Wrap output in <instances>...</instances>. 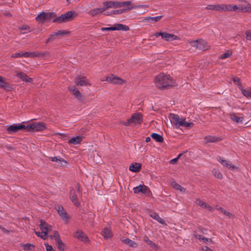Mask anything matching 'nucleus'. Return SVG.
<instances>
[{
	"mask_svg": "<svg viewBox=\"0 0 251 251\" xmlns=\"http://www.w3.org/2000/svg\"><path fill=\"white\" fill-rule=\"evenodd\" d=\"M154 83L156 87L160 89L177 85L176 80L170 75L164 73L158 74L154 79Z\"/></svg>",
	"mask_w": 251,
	"mask_h": 251,
	"instance_id": "1",
	"label": "nucleus"
},
{
	"mask_svg": "<svg viewBox=\"0 0 251 251\" xmlns=\"http://www.w3.org/2000/svg\"><path fill=\"white\" fill-rule=\"evenodd\" d=\"M169 119L172 125L175 126L176 128L184 127L187 128H190L193 126V123H189L186 121V119L182 117L180 118L178 115L171 113L169 115Z\"/></svg>",
	"mask_w": 251,
	"mask_h": 251,
	"instance_id": "2",
	"label": "nucleus"
},
{
	"mask_svg": "<svg viewBox=\"0 0 251 251\" xmlns=\"http://www.w3.org/2000/svg\"><path fill=\"white\" fill-rule=\"evenodd\" d=\"M39 227L41 231H35V233L37 236L40 237L43 240L47 239L49 237L48 233L51 230V226L48 225L43 220H41Z\"/></svg>",
	"mask_w": 251,
	"mask_h": 251,
	"instance_id": "3",
	"label": "nucleus"
},
{
	"mask_svg": "<svg viewBox=\"0 0 251 251\" xmlns=\"http://www.w3.org/2000/svg\"><path fill=\"white\" fill-rule=\"evenodd\" d=\"M153 35L156 38L161 36L162 40L167 42L180 40V38L178 36L166 32H157L155 33Z\"/></svg>",
	"mask_w": 251,
	"mask_h": 251,
	"instance_id": "4",
	"label": "nucleus"
},
{
	"mask_svg": "<svg viewBox=\"0 0 251 251\" xmlns=\"http://www.w3.org/2000/svg\"><path fill=\"white\" fill-rule=\"evenodd\" d=\"M46 128V125L43 122H35L26 126L27 131H42Z\"/></svg>",
	"mask_w": 251,
	"mask_h": 251,
	"instance_id": "5",
	"label": "nucleus"
},
{
	"mask_svg": "<svg viewBox=\"0 0 251 251\" xmlns=\"http://www.w3.org/2000/svg\"><path fill=\"white\" fill-rule=\"evenodd\" d=\"M100 80L101 81H105L114 84H122L125 82L124 80L113 74L109 75L106 76L105 78H101Z\"/></svg>",
	"mask_w": 251,
	"mask_h": 251,
	"instance_id": "6",
	"label": "nucleus"
},
{
	"mask_svg": "<svg viewBox=\"0 0 251 251\" xmlns=\"http://www.w3.org/2000/svg\"><path fill=\"white\" fill-rule=\"evenodd\" d=\"M74 12L71 11H69L64 14L61 15L59 17L55 18L53 20L54 23H61L63 22H66L70 21L72 20Z\"/></svg>",
	"mask_w": 251,
	"mask_h": 251,
	"instance_id": "7",
	"label": "nucleus"
},
{
	"mask_svg": "<svg viewBox=\"0 0 251 251\" xmlns=\"http://www.w3.org/2000/svg\"><path fill=\"white\" fill-rule=\"evenodd\" d=\"M26 126L22 124H13L10 126H9L7 129L6 131L9 134H13L17 132L19 130L25 129L26 131Z\"/></svg>",
	"mask_w": 251,
	"mask_h": 251,
	"instance_id": "8",
	"label": "nucleus"
},
{
	"mask_svg": "<svg viewBox=\"0 0 251 251\" xmlns=\"http://www.w3.org/2000/svg\"><path fill=\"white\" fill-rule=\"evenodd\" d=\"M142 121V119L141 114L137 113L134 114L130 119H128L127 122H125L123 124L125 126H130L132 124H141Z\"/></svg>",
	"mask_w": 251,
	"mask_h": 251,
	"instance_id": "9",
	"label": "nucleus"
},
{
	"mask_svg": "<svg viewBox=\"0 0 251 251\" xmlns=\"http://www.w3.org/2000/svg\"><path fill=\"white\" fill-rule=\"evenodd\" d=\"M54 16V14L52 12H42L38 14L36 17V20L40 23H43L46 21L50 20Z\"/></svg>",
	"mask_w": 251,
	"mask_h": 251,
	"instance_id": "10",
	"label": "nucleus"
},
{
	"mask_svg": "<svg viewBox=\"0 0 251 251\" xmlns=\"http://www.w3.org/2000/svg\"><path fill=\"white\" fill-rule=\"evenodd\" d=\"M39 55V53H38L37 52L26 51V52H24L23 51H21L19 52L12 54L11 57H15V58H18V57H34V56H38Z\"/></svg>",
	"mask_w": 251,
	"mask_h": 251,
	"instance_id": "11",
	"label": "nucleus"
},
{
	"mask_svg": "<svg viewBox=\"0 0 251 251\" xmlns=\"http://www.w3.org/2000/svg\"><path fill=\"white\" fill-rule=\"evenodd\" d=\"M217 160L220 163H221L222 165L226 168H228L231 170H234L235 169H237L238 167L232 164L230 161L225 159L223 157L221 156H218L217 158Z\"/></svg>",
	"mask_w": 251,
	"mask_h": 251,
	"instance_id": "12",
	"label": "nucleus"
},
{
	"mask_svg": "<svg viewBox=\"0 0 251 251\" xmlns=\"http://www.w3.org/2000/svg\"><path fill=\"white\" fill-rule=\"evenodd\" d=\"M55 209L57 210L62 220L67 222L70 218V216L65 210L63 207L61 205H57L55 206Z\"/></svg>",
	"mask_w": 251,
	"mask_h": 251,
	"instance_id": "13",
	"label": "nucleus"
},
{
	"mask_svg": "<svg viewBox=\"0 0 251 251\" xmlns=\"http://www.w3.org/2000/svg\"><path fill=\"white\" fill-rule=\"evenodd\" d=\"M188 42L190 45L193 47H201L208 46V43L206 41L201 38L197 40H189Z\"/></svg>",
	"mask_w": 251,
	"mask_h": 251,
	"instance_id": "14",
	"label": "nucleus"
},
{
	"mask_svg": "<svg viewBox=\"0 0 251 251\" xmlns=\"http://www.w3.org/2000/svg\"><path fill=\"white\" fill-rule=\"evenodd\" d=\"M129 29V27L125 25L122 24H116L114 26L109 27H102L101 28V30L103 31H110V30H124L126 31Z\"/></svg>",
	"mask_w": 251,
	"mask_h": 251,
	"instance_id": "15",
	"label": "nucleus"
},
{
	"mask_svg": "<svg viewBox=\"0 0 251 251\" xmlns=\"http://www.w3.org/2000/svg\"><path fill=\"white\" fill-rule=\"evenodd\" d=\"M75 83L78 86H87L90 85L88 80L86 77L78 75L75 79Z\"/></svg>",
	"mask_w": 251,
	"mask_h": 251,
	"instance_id": "16",
	"label": "nucleus"
},
{
	"mask_svg": "<svg viewBox=\"0 0 251 251\" xmlns=\"http://www.w3.org/2000/svg\"><path fill=\"white\" fill-rule=\"evenodd\" d=\"M68 89L72 94L75 95L80 101H83L84 97L79 92V90L75 86H70Z\"/></svg>",
	"mask_w": 251,
	"mask_h": 251,
	"instance_id": "17",
	"label": "nucleus"
},
{
	"mask_svg": "<svg viewBox=\"0 0 251 251\" xmlns=\"http://www.w3.org/2000/svg\"><path fill=\"white\" fill-rule=\"evenodd\" d=\"M75 236L80 241L84 242H87L89 241L86 235L80 230H78L75 232Z\"/></svg>",
	"mask_w": 251,
	"mask_h": 251,
	"instance_id": "18",
	"label": "nucleus"
},
{
	"mask_svg": "<svg viewBox=\"0 0 251 251\" xmlns=\"http://www.w3.org/2000/svg\"><path fill=\"white\" fill-rule=\"evenodd\" d=\"M133 190L134 193L136 194L139 192H141L143 194H147L149 192V189L146 186L141 185H139V186L134 187Z\"/></svg>",
	"mask_w": 251,
	"mask_h": 251,
	"instance_id": "19",
	"label": "nucleus"
},
{
	"mask_svg": "<svg viewBox=\"0 0 251 251\" xmlns=\"http://www.w3.org/2000/svg\"><path fill=\"white\" fill-rule=\"evenodd\" d=\"M204 142L206 144L216 143L221 141V138L215 136L208 135L204 138Z\"/></svg>",
	"mask_w": 251,
	"mask_h": 251,
	"instance_id": "20",
	"label": "nucleus"
},
{
	"mask_svg": "<svg viewBox=\"0 0 251 251\" xmlns=\"http://www.w3.org/2000/svg\"><path fill=\"white\" fill-rule=\"evenodd\" d=\"M195 202L196 204L202 207L203 208L207 209L210 211L212 212L214 210V208L210 206L207 203L201 201L200 199H197Z\"/></svg>",
	"mask_w": 251,
	"mask_h": 251,
	"instance_id": "21",
	"label": "nucleus"
},
{
	"mask_svg": "<svg viewBox=\"0 0 251 251\" xmlns=\"http://www.w3.org/2000/svg\"><path fill=\"white\" fill-rule=\"evenodd\" d=\"M238 88L245 97L248 99H251V88L244 89L241 84H239Z\"/></svg>",
	"mask_w": 251,
	"mask_h": 251,
	"instance_id": "22",
	"label": "nucleus"
},
{
	"mask_svg": "<svg viewBox=\"0 0 251 251\" xmlns=\"http://www.w3.org/2000/svg\"><path fill=\"white\" fill-rule=\"evenodd\" d=\"M70 199L75 205L78 206L79 204L77 199V196L75 191L74 189L70 190Z\"/></svg>",
	"mask_w": 251,
	"mask_h": 251,
	"instance_id": "23",
	"label": "nucleus"
},
{
	"mask_svg": "<svg viewBox=\"0 0 251 251\" xmlns=\"http://www.w3.org/2000/svg\"><path fill=\"white\" fill-rule=\"evenodd\" d=\"M106 10V8H98L90 10L88 12V14L92 16H95L101 14L103 12Z\"/></svg>",
	"mask_w": 251,
	"mask_h": 251,
	"instance_id": "24",
	"label": "nucleus"
},
{
	"mask_svg": "<svg viewBox=\"0 0 251 251\" xmlns=\"http://www.w3.org/2000/svg\"><path fill=\"white\" fill-rule=\"evenodd\" d=\"M83 137L81 136H77L73 137L68 141L69 144H73L74 145L80 144L82 141Z\"/></svg>",
	"mask_w": 251,
	"mask_h": 251,
	"instance_id": "25",
	"label": "nucleus"
},
{
	"mask_svg": "<svg viewBox=\"0 0 251 251\" xmlns=\"http://www.w3.org/2000/svg\"><path fill=\"white\" fill-rule=\"evenodd\" d=\"M103 4L104 5V8H106V9L109 7L117 8L120 7L119 2H114L112 1H105Z\"/></svg>",
	"mask_w": 251,
	"mask_h": 251,
	"instance_id": "26",
	"label": "nucleus"
},
{
	"mask_svg": "<svg viewBox=\"0 0 251 251\" xmlns=\"http://www.w3.org/2000/svg\"><path fill=\"white\" fill-rule=\"evenodd\" d=\"M17 76L25 82H31L32 81V79L31 78L29 77L25 74L23 72H19L17 73Z\"/></svg>",
	"mask_w": 251,
	"mask_h": 251,
	"instance_id": "27",
	"label": "nucleus"
},
{
	"mask_svg": "<svg viewBox=\"0 0 251 251\" xmlns=\"http://www.w3.org/2000/svg\"><path fill=\"white\" fill-rule=\"evenodd\" d=\"M101 235L105 238L111 237L112 236L111 229L110 228V227H105L101 231Z\"/></svg>",
	"mask_w": 251,
	"mask_h": 251,
	"instance_id": "28",
	"label": "nucleus"
},
{
	"mask_svg": "<svg viewBox=\"0 0 251 251\" xmlns=\"http://www.w3.org/2000/svg\"><path fill=\"white\" fill-rule=\"evenodd\" d=\"M230 118L237 124H242L243 122V118L238 117L234 113H230L229 114Z\"/></svg>",
	"mask_w": 251,
	"mask_h": 251,
	"instance_id": "29",
	"label": "nucleus"
},
{
	"mask_svg": "<svg viewBox=\"0 0 251 251\" xmlns=\"http://www.w3.org/2000/svg\"><path fill=\"white\" fill-rule=\"evenodd\" d=\"M69 33V32L67 31L64 30H58V31H57L56 32H54L53 34L52 35L50 36V37L48 39V42H49L50 41L52 40V39H53L54 38V37H55L56 36H58V35L62 36V35H65V34H67Z\"/></svg>",
	"mask_w": 251,
	"mask_h": 251,
	"instance_id": "30",
	"label": "nucleus"
},
{
	"mask_svg": "<svg viewBox=\"0 0 251 251\" xmlns=\"http://www.w3.org/2000/svg\"><path fill=\"white\" fill-rule=\"evenodd\" d=\"M232 11H242L243 12H247V5H239L238 6L236 5H233L232 7Z\"/></svg>",
	"mask_w": 251,
	"mask_h": 251,
	"instance_id": "31",
	"label": "nucleus"
},
{
	"mask_svg": "<svg viewBox=\"0 0 251 251\" xmlns=\"http://www.w3.org/2000/svg\"><path fill=\"white\" fill-rule=\"evenodd\" d=\"M51 161L58 162L61 166H65L67 164V162L60 157H52L50 158Z\"/></svg>",
	"mask_w": 251,
	"mask_h": 251,
	"instance_id": "32",
	"label": "nucleus"
},
{
	"mask_svg": "<svg viewBox=\"0 0 251 251\" xmlns=\"http://www.w3.org/2000/svg\"><path fill=\"white\" fill-rule=\"evenodd\" d=\"M122 242L124 244L128 245L130 247L135 248L137 246V244L136 243L128 238L122 239Z\"/></svg>",
	"mask_w": 251,
	"mask_h": 251,
	"instance_id": "33",
	"label": "nucleus"
},
{
	"mask_svg": "<svg viewBox=\"0 0 251 251\" xmlns=\"http://www.w3.org/2000/svg\"><path fill=\"white\" fill-rule=\"evenodd\" d=\"M162 17V16H159L154 17H148L145 18L143 19V21L145 22H157L161 19Z\"/></svg>",
	"mask_w": 251,
	"mask_h": 251,
	"instance_id": "34",
	"label": "nucleus"
},
{
	"mask_svg": "<svg viewBox=\"0 0 251 251\" xmlns=\"http://www.w3.org/2000/svg\"><path fill=\"white\" fill-rule=\"evenodd\" d=\"M140 168L141 165L139 163H135L130 165L129 169L133 172H138L140 171Z\"/></svg>",
	"mask_w": 251,
	"mask_h": 251,
	"instance_id": "35",
	"label": "nucleus"
},
{
	"mask_svg": "<svg viewBox=\"0 0 251 251\" xmlns=\"http://www.w3.org/2000/svg\"><path fill=\"white\" fill-rule=\"evenodd\" d=\"M150 216L161 224H163L164 223V221L155 212H151L150 213Z\"/></svg>",
	"mask_w": 251,
	"mask_h": 251,
	"instance_id": "36",
	"label": "nucleus"
},
{
	"mask_svg": "<svg viewBox=\"0 0 251 251\" xmlns=\"http://www.w3.org/2000/svg\"><path fill=\"white\" fill-rule=\"evenodd\" d=\"M144 242L148 245L151 248L154 249L155 250H157L158 249V247L157 245H156L154 242L150 240L148 238L146 237L144 240Z\"/></svg>",
	"mask_w": 251,
	"mask_h": 251,
	"instance_id": "37",
	"label": "nucleus"
},
{
	"mask_svg": "<svg viewBox=\"0 0 251 251\" xmlns=\"http://www.w3.org/2000/svg\"><path fill=\"white\" fill-rule=\"evenodd\" d=\"M0 87L3 88L4 89L9 91L11 89L10 85L7 83L1 77V79L0 81Z\"/></svg>",
	"mask_w": 251,
	"mask_h": 251,
	"instance_id": "38",
	"label": "nucleus"
},
{
	"mask_svg": "<svg viewBox=\"0 0 251 251\" xmlns=\"http://www.w3.org/2000/svg\"><path fill=\"white\" fill-rule=\"evenodd\" d=\"M57 249L60 251H63L64 250V244L61 240V239H57L55 241Z\"/></svg>",
	"mask_w": 251,
	"mask_h": 251,
	"instance_id": "39",
	"label": "nucleus"
},
{
	"mask_svg": "<svg viewBox=\"0 0 251 251\" xmlns=\"http://www.w3.org/2000/svg\"><path fill=\"white\" fill-rule=\"evenodd\" d=\"M151 136L158 142H162L163 141V137L157 133H153L151 134Z\"/></svg>",
	"mask_w": 251,
	"mask_h": 251,
	"instance_id": "40",
	"label": "nucleus"
},
{
	"mask_svg": "<svg viewBox=\"0 0 251 251\" xmlns=\"http://www.w3.org/2000/svg\"><path fill=\"white\" fill-rule=\"evenodd\" d=\"M172 186L175 189L177 190L180 191L181 192H185L186 189L182 187L181 185L179 184L176 183V182H173L172 183Z\"/></svg>",
	"mask_w": 251,
	"mask_h": 251,
	"instance_id": "41",
	"label": "nucleus"
},
{
	"mask_svg": "<svg viewBox=\"0 0 251 251\" xmlns=\"http://www.w3.org/2000/svg\"><path fill=\"white\" fill-rule=\"evenodd\" d=\"M212 173L215 177L219 179H222L223 178V175L217 169H213L212 171Z\"/></svg>",
	"mask_w": 251,
	"mask_h": 251,
	"instance_id": "42",
	"label": "nucleus"
},
{
	"mask_svg": "<svg viewBox=\"0 0 251 251\" xmlns=\"http://www.w3.org/2000/svg\"><path fill=\"white\" fill-rule=\"evenodd\" d=\"M148 7V6L146 5H137L133 6L131 7L128 8L126 9H127V11H130L132 9H136V8H141L145 9L146 8H147Z\"/></svg>",
	"mask_w": 251,
	"mask_h": 251,
	"instance_id": "43",
	"label": "nucleus"
},
{
	"mask_svg": "<svg viewBox=\"0 0 251 251\" xmlns=\"http://www.w3.org/2000/svg\"><path fill=\"white\" fill-rule=\"evenodd\" d=\"M232 54V52L230 50H227L226 52L222 54L220 58L222 59H226L229 57Z\"/></svg>",
	"mask_w": 251,
	"mask_h": 251,
	"instance_id": "44",
	"label": "nucleus"
},
{
	"mask_svg": "<svg viewBox=\"0 0 251 251\" xmlns=\"http://www.w3.org/2000/svg\"><path fill=\"white\" fill-rule=\"evenodd\" d=\"M126 9H121L113 10L111 12L110 14H120L127 11Z\"/></svg>",
	"mask_w": 251,
	"mask_h": 251,
	"instance_id": "45",
	"label": "nucleus"
},
{
	"mask_svg": "<svg viewBox=\"0 0 251 251\" xmlns=\"http://www.w3.org/2000/svg\"><path fill=\"white\" fill-rule=\"evenodd\" d=\"M196 237L197 238L199 239L200 241H202L204 243H207V242H208L210 240V239H209V238L204 237L201 235H196Z\"/></svg>",
	"mask_w": 251,
	"mask_h": 251,
	"instance_id": "46",
	"label": "nucleus"
},
{
	"mask_svg": "<svg viewBox=\"0 0 251 251\" xmlns=\"http://www.w3.org/2000/svg\"><path fill=\"white\" fill-rule=\"evenodd\" d=\"M233 5L231 4H224V11H232Z\"/></svg>",
	"mask_w": 251,
	"mask_h": 251,
	"instance_id": "47",
	"label": "nucleus"
},
{
	"mask_svg": "<svg viewBox=\"0 0 251 251\" xmlns=\"http://www.w3.org/2000/svg\"><path fill=\"white\" fill-rule=\"evenodd\" d=\"M215 7H216L215 10L224 11V4L215 5Z\"/></svg>",
	"mask_w": 251,
	"mask_h": 251,
	"instance_id": "48",
	"label": "nucleus"
},
{
	"mask_svg": "<svg viewBox=\"0 0 251 251\" xmlns=\"http://www.w3.org/2000/svg\"><path fill=\"white\" fill-rule=\"evenodd\" d=\"M50 237L51 238L52 237H54L55 238V241H56L57 239H60L59 235L58 232L56 231H53V235H51Z\"/></svg>",
	"mask_w": 251,
	"mask_h": 251,
	"instance_id": "49",
	"label": "nucleus"
},
{
	"mask_svg": "<svg viewBox=\"0 0 251 251\" xmlns=\"http://www.w3.org/2000/svg\"><path fill=\"white\" fill-rule=\"evenodd\" d=\"M131 1H129L120 2V7L128 6V5H130L131 4Z\"/></svg>",
	"mask_w": 251,
	"mask_h": 251,
	"instance_id": "50",
	"label": "nucleus"
},
{
	"mask_svg": "<svg viewBox=\"0 0 251 251\" xmlns=\"http://www.w3.org/2000/svg\"><path fill=\"white\" fill-rule=\"evenodd\" d=\"M246 35L247 39L251 41V30H248L246 31Z\"/></svg>",
	"mask_w": 251,
	"mask_h": 251,
	"instance_id": "51",
	"label": "nucleus"
},
{
	"mask_svg": "<svg viewBox=\"0 0 251 251\" xmlns=\"http://www.w3.org/2000/svg\"><path fill=\"white\" fill-rule=\"evenodd\" d=\"M33 246L30 244H26L23 245V248L25 250H29Z\"/></svg>",
	"mask_w": 251,
	"mask_h": 251,
	"instance_id": "52",
	"label": "nucleus"
},
{
	"mask_svg": "<svg viewBox=\"0 0 251 251\" xmlns=\"http://www.w3.org/2000/svg\"><path fill=\"white\" fill-rule=\"evenodd\" d=\"M45 246H46L47 251H54L51 246L49 245L48 244H45Z\"/></svg>",
	"mask_w": 251,
	"mask_h": 251,
	"instance_id": "53",
	"label": "nucleus"
},
{
	"mask_svg": "<svg viewBox=\"0 0 251 251\" xmlns=\"http://www.w3.org/2000/svg\"><path fill=\"white\" fill-rule=\"evenodd\" d=\"M233 82L236 84L238 86L239 84H241L240 82V79L238 77H234L232 79Z\"/></svg>",
	"mask_w": 251,
	"mask_h": 251,
	"instance_id": "54",
	"label": "nucleus"
},
{
	"mask_svg": "<svg viewBox=\"0 0 251 251\" xmlns=\"http://www.w3.org/2000/svg\"><path fill=\"white\" fill-rule=\"evenodd\" d=\"M19 28L21 30H26L29 29V26L27 25H23L19 27Z\"/></svg>",
	"mask_w": 251,
	"mask_h": 251,
	"instance_id": "55",
	"label": "nucleus"
},
{
	"mask_svg": "<svg viewBox=\"0 0 251 251\" xmlns=\"http://www.w3.org/2000/svg\"><path fill=\"white\" fill-rule=\"evenodd\" d=\"M215 5H209L206 6V9L207 10H215Z\"/></svg>",
	"mask_w": 251,
	"mask_h": 251,
	"instance_id": "56",
	"label": "nucleus"
},
{
	"mask_svg": "<svg viewBox=\"0 0 251 251\" xmlns=\"http://www.w3.org/2000/svg\"><path fill=\"white\" fill-rule=\"evenodd\" d=\"M181 155V154H179L178 155V156H177V157L176 158H174L171 161V163L172 164H175V163H176L177 162V161L178 160V159L179 158V157Z\"/></svg>",
	"mask_w": 251,
	"mask_h": 251,
	"instance_id": "57",
	"label": "nucleus"
},
{
	"mask_svg": "<svg viewBox=\"0 0 251 251\" xmlns=\"http://www.w3.org/2000/svg\"><path fill=\"white\" fill-rule=\"evenodd\" d=\"M201 251H213L211 249L209 248L207 246L203 247L201 248Z\"/></svg>",
	"mask_w": 251,
	"mask_h": 251,
	"instance_id": "58",
	"label": "nucleus"
},
{
	"mask_svg": "<svg viewBox=\"0 0 251 251\" xmlns=\"http://www.w3.org/2000/svg\"><path fill=\"white\" fill-rule=\"evenodd\" d=\"M247 12H251V4L249 3L247 4Z\"/></svg>",
	"mask_w": 251,
	"mask_h": 251,
	"instance_id": "59",
	"label": "nucleus"
},
{
	"mask_svg": "<svg viewBox=\"0 0 251 251\" xmlns=\"http://www.w3.org/2000/svg\"><path fill=\"white\" fill-rule=\"evenodd\" d=\"M227 216L229 218H233L234 217V215L233 214H232V213L229 212L228 214H227Z\"/></svg>",
	"mask_w": 251,
	"mask_h": 251,
	"instance_id": "60",
	"label": "nucleus"
},
{
	"mask_svg": "<svg viewBox=\"0 0 251 251\" xmlns=\"http://www.w3.org/2000/svg\"><path fill=\"white\" fill-rule=\"evenodd\" d=\"M215 209L221 212V211H222L223 209V208H222V207H218V206H216Z\"/></svg>",
	"mask_w": 251,
	"mask_h": 251,
	"instance_id": "61",
	"label": "nucleus"
},
{
	"mask_svg": "<svg viewBox=\"0 0 251 251\" xmlns=\"http://www.w3.org/2000/svg\"><path fill=\"white\" fill-rule=\"evenodd\" d=\"M151 140V138L150 137H147L146 138V142H150Z\"/></svg>",
	"mask_w": 251,
	"mask_h": 251,
	"instance_id": "62",
	"label": "nucleus"
},
{
	"mask_svg": "<svg viewBox=\"0 0 251 251\" xmlns=\"http://www.w3.org/2000/svg\"><path fill=\"white\" fill-rule=\"evenodd\" d=\"M226 212V210L225 209H224V208L222 211H221V212L223 214H224V213H225Z\"/></svg>",
	"mask_w": 251,
	"mask_h": 251,
	"instance_id": "63",
	"label": "nucleus"
},
{
	"mask_svg": "<svg viewBox=\"0 0 251 251\" xmlns=\"http://www.w3.org/2000/svg\"><path fill=\"white\" fill-rule=\"evenodd\" d=\"M142 11H143L141 12V14H143L146 12V10L145 9L143 11V9H142Z\"/></svg>",
	"mask_w": 251,
	"mask_h": 251,
	"instance_id": "64",
	"label": "nucleus"
}]
</instances>
